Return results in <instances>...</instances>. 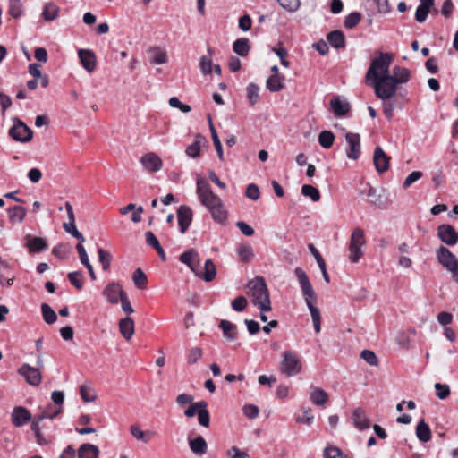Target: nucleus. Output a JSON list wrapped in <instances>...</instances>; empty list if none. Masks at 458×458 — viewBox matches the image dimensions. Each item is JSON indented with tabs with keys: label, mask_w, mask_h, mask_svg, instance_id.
Here are the masks:
<instances>
[{
	"label": "nucleus",
	"mask_w": 458,
	"mask_h": 458,
	"mask_svg": "<svg viewBox=\"0 0 458 458\" xmlns=\"http://www.w3.org/2000/svg\"><path fill=\"white\" fill-rule=\"evenodd\" d=\"M197 195L199 201L211 213L215 222L224 224L227 219V211L221 199L216 195L208 182L204 178L197 181Z\"/></svg>",
	"instance_id": "obj_1"
},
{
	"label": "nucleus",
	"mask_w": 458,
	"mask_h": 458,
	"mask_svg": "<svg viewBox=\"0 0 458 458\" xmlns=\"http://www.w3.org/2000/svg\"><path fill=\"white\" fill-rule=\"evenodd\" d=\"M294 273L298 278L302 294L305 299V302L310 310L314 329L316 333H319L321 331V316L319 310L315 307V304L317 303L318 301V296L304 270H302L301 267H296Z\"/></svg>",
	"instance_id": "obj_2"
},
{
	"label": "nucleus",
	"mask_w": 458,
	"mask_h": 458,
	"mask_svg": "<svg viewBox=\"0 0 458 458\" xmlns=\"http://www.w3.org/2000/svg\"><path fill=\"white\" fill-rule=\"evenodd\" d=\"M247 294L254 306L263 310H271L269 292L263 277L257 276L247 284Z\"/></svg>",
	"instance_id": "obj_3"
},
{
	"label": "nucleus",
	"mask_w": 458,
	"mask_h": 458,
	"mask_svg": "<svg viewBox=\"0 0 458 458\" xmlns=\"http://www.w3.org/2000/svg\"><path fill=\"white\" fill-rule=\"evenodd\" d=\"M368 83L374 89L376 96L384 102V113L388 114L393 111L392 105L387 103L395 94L398 89V85L389 77V74H385L379 79Z\"/></svg>",
	"instance_id": "obj_4"
},
{
	"label": "nucleus",
	"mask_w": 458,
	"mask_h": 458,
	"mask_svg": "<svg viewBox=\"0 0 458 458\" xmlns=\"http://www.w3.org/2000/svg\"><path fill=\"white\" fill-rule=\"evenodd\" d=\"M393 59V55L380 53L377 57L371 61L370 66L366 72V81H372L385 76V74H389V67Z\"/></svg>",
	"instance_id": "obj_5"
},
{
	"label": "nucleus",
	"mask_w": 458,
	"mask_h": 458,
	"mask_svg": "<svg viewBox=\"0 0 458 458\" xmlns=\"http://www.w3.org/2000/svg\"><path fill=\"white\" fill-rule=\"evenodd\" d=\"M366 240L364 231L357 227L355 228L351 235L349 243V259L352 263H357L363 256L362 247L365 245Z\"/></svg>",
	"instance_id": "obj_6"
},
{
	"label": "nucleus",
	"mask_w": 458,
	"mask_h": 458,
	"mask_svg": "<svg viewBox=\"0 0 458 458\" xmlns=\"http://www.w3.org/2000/svg\"><path fill=\"white\" fill-rule=\"evenodd\" d=\"M282 357L280 370L283 374L293 377L300 373L301 362L296 353L287 351L282 354Z\"/></svg>",
	"instance_id": "obj_7"
},
{
	"label": "nucleus",
	"mask_w": 458,
	"mask_h": 458,
	"mask_svg": "<svg viewBox=\"0 0 458 458\" xmlns=\"http://www.w3.org/2000/svg\"><path fill=\"white\" fill-rule=\"evenodd\" d=\"M10 136L16 141L27 142L32 138V131L23 122L15 119L9 131Z\"/></svg>",
	"instance_id": "obj_8"
},
{
	"label": "nucleus",
	"mask_w": 458,
	"mask_h": 458,
	"mask_svg": "<svg viewBox=\"0 0 458 458\" xmlns=\"http://www.w3.org/2000/svg\"><path fill=\"white\" fill-rule=\"evenodd\" d=\"M437 236L442 242L448 246H454L458 242V232L449 224L437 226Z\"/></svg>",
	"instance_id": "obj_9"
},
{
	"label": "nucleus",
	"mask_w": 458,
	"mask_h": 458,
	"mask_svg": "<svg viewBox=\"0 0 458 458\" xmlns=\"http://www.w3.org/2000/svg\"><path fill=\"white\" fill-rule=\"evenodd\" d=\"M18 373L22 376L26 382L30 386H37L40 385L42 381V375L39 369L32 367L27 363L19 368Z\"/></svg>",
	"instance_id": "obj_10"
},
{
	"label": "nucleus",
	"mask_w": 458,
	"mask_h": 458,
	"mask_svg": "<svg viewBox=\"0 0 458 458\" xmlns=\"http://www.w3.org/2000/svg\"><path fill=\"white\" fill-rule=\"evenodd\" d=\"M347 142L346 156L350 159L357 160L360 154V138L358 133L348 132L345 135Z\"/></svg>",
	"instance_id": "obj_11"
},
{
	"label": "nucleus",
	"mask_w": 458,
	"mask_h": 458,
	"mask_svg": "<svg viewBox=\"0 0 458 458\" xmlns=\"http://www.w3.org/2000/svg\"><path fill=\"white\" fill-rule=\"evenodd\" d=\"M436 257L438 263L447 270L458 264V259L446 247L440 246L436 251Z\"/></svg>",
	"instance_id": "obj_12"
},
{
	"label": "nucleus",
	"mask_w": 458,
	"mask_h": 458,
	"mask_svg": "<svg viewBox=\"0 0 458 458\" xmlns=\"http://www.w3.org/2000/svg\"><path fill=\"white\" fill-rule=\"evenodd\" d=\"M123 294H126V293L123 290L121 284L116 282L109 283L103 291V295L112 304L118 303Z\"/></svg>",
	"instance_id": "obj_13"
},
{
	"label": "nucleus",
	"mask_w": 458,
	"mask_h": 458,
	"mask_svg": "<svg viewBox=\"0 0 458 458\" xmlns=\"http://www.w3.org/2000/svg\"><path fill=\"white\" fill-rule=\"evenodd\" d=\"M179 260L187 265L195 275H199V253L194 250L191 249L179 257Z\"/></svg>",
	"instance_id": "obj_14"
},
{
	"label": "nucleus",
	"mask_w": 458,
	"mask_h": 458,
	"mask_svg": "<svg viewBox=\"0 0 458 458\" xmlns=\"http://www.w3.org/2000/svg\"><path fill=\"white\" fill-rule=\"evenodd\" d=\"M177 219L180 231L184 233L192 222V210L190 207L182 205L177 210Z\"/></svg>",
	"instance_id": "obj_15"
},
{
	"label": "nucleus",
	"mask_w": 458,
	"mask_h": 458,
	"mask_svg": "<svg viewBox=\"0 0 458 458\" xmlns=\"http://www.w3.org/2000/svg\"><path fill=\"white\" fill-rule=\"evenodd\" d=\"M140 163L146 170L151 173L159 171L163 165L161 158L153 152L142 156Z\"/></svg>",
	"instance_id": "obj_16"
},
{
	"label": "nucleus",
	"mask_w": 458,
	"mask_h": 458,
	"mask_svg": "<svg viewBox=\"0 0 458 458\" xmlns=\"http://www.w3.org/2000/svg\"><path fill=\"white\" fill-rule=\"evenodd\" d=\"M390 157L386 156L384 150L380 147H377L373 155V162L376 170L382 174L389 168Z\"/></svg>",
	"instance_id": "obj_17"
},
{
	"label": "nucleus",
	"mask_w": 458,
	"mask_h": 458,
	"mask_svg": "<svg viewBox=\"0 0 458 458\" xmlns=\"http://www.w3.org/2000/svg\"><path fill=\"white\" fill-rule=\"evenodd\" d=\"M24 240L25 246L28 248L30 253L40 252L48 248L47 241L41 237L27 234L24 237Z\"/></svg>",
	"instance_id": "obj_18"
},
{
	"label": "nucleus",
	"mask_w": 458,
	"mask_h": 458,
	"mask_svg": "<svg viewBox=\"0 0 458 458\" xmlns=\"http://www.w3.org/2000/svg\"><path fill=\"white\" fill-rule=\"evenodd\" d=\"M352 420L354 427L359 430H365L370 427V420L362 408H357L353 411Z\"/></svg>",
	"instance_id": "obj_19"
},
{
	"label": "nucleus",
	"mask_w": 458,
	"mask_h": 458,
	"mask_svg": "<svg viewBox=\"0 0 458 458\" xmlns=\"http://www.w3.org/2000/svg\"><path fill=\"white\" fill-rule=\"evenodd\" d=\"M80 61L86 71L91 72L96 68L95 54L89 49H80L78 52Z\"/></svg>",
	"instance_id": "obj_20"
},
{
	"label": "nucleus",
	"mask_w": 458,
	"mask_h": 458,
	"mask_svg": "<svg viewBox=\"0 0 458 458\" xmlns=\"http://www.w3.org/2000/svg\"><path fill=\"white\" fill-rule=\"evenodd\" d=\"M31 419L30 411L24 407L18 406L13 410L12 422L16 427H21Z\"/></svg>",
	"instance_id": "obj_21"
},
{
	"label": "nucleus",
	"mask_w": 458,
	"mask_h": 458,
	"mask_svg": "<svg viewBox=\"0 0 458 458\" xmlns=\"http://www.w3.org/2000/svg\"><path fill=\"white\" fill-rule=\"evenodd\" d=\"M311 403L317 406H325L328 402V394L325 390L318 386H312L310 393Z\"/></svg>",
	"instance_id": "obj_22"
},
{
	"label": "nucleus",
	"mask_w": 458,
	"mask_h": 458,
	"mask_svg": "<svg viewBox=\"0 0 458 458\" xmlns=\"http://www.w3.org/2000/svg\"><path fill=\"white\" fill-rule=\"evenodd\" d=\"M197 276L202 278L206 282H211L216 276V267L211 259H207L204 265V271L199 266V275Z\"/></svg>",
	"instance_id": "obj_23"
},
{
	"label": "nucleus",
	"mask_w": 458,
	"mask_h": 458,
	"mask_svg": "<svg viewBox=\"0 0 458 458\" xmlns=\"http://www.w3.org/2000/svg\"><path fill=\"white\" fill-rule=\"evenodd\" d=\"M119 329L122 335L126 339L130 340L134 335L135 326L134 321L131 318L126 317L122 318L119 322Z\"/></svg>",
	"instance_id": "obj_24"
},
{
	"label": "nucleus",
	"mask_w": 458,
	"mask_h": 458,
	"mask_svg": "<svg viewBox=\"0 0 458 458\" xmlns=\"http://www.w3.org/2000/svg\"><path fill=\"white\" fill-rule=\"evenodd\" d=\"M189 446L194 454L199 456L205 454L208 449L207 442L201 436L189 439Z\"/></svg>",
	"instance_id": "obj_25"
},
{
	"label": "nucleus",
	"mask_w": 458,
	"mask_h": 458,
	"mask_svg": "<svg viewBox=\"0 0 458 458\" xmlns=\"http://www.w3.org/2000/svg\"><path fill=\"white\" fill-rule=\"evenodd\" d=\"M389 77L399 86L406 83L410 80V71L405 67L394 66Z\"/></svg>",
	"instance_id": "obj_26"
},
{
	"label": "nucleus",
	"mask_w": 458,
	"mask_h": 458,
	"mask_svg": "<svg viewBox=\"0 0 458 458\" xmlns=\"http://www.w3.org/2000/svg\"><path fill=\"white\" fill-rule=\"evenodd\" d=\"M330 108L335 114H346L350 112V105L345 99L335 97L330 101Z\"/></svg>",
	"instance_id": "obj_27"
},
{
	"label": "nucleus",
	"mask_w": 458,
	"mask_h": 458,
	"mask_svg": "<svg viewBox=\"0 0 458 458\" xmlns=\"http://www.w3.org/2000/svg\"><path fill=\"white\" fill-rule=\"evenodd\" d=\"M220 328L223 331L224 336L230 342H233L237 339L238 332L237 327L234 324L228 320H222L219 325Z\"/></svg>",
	"instance_id": "obj_28"
},
{
	"label": "nucleus",
	"mask_w": 458,
	"mask_h": 458,
	"mask_svg": "<svg viewBox=\"0 0 458 458\" xmlns=\"http://www.w3.org/2000/svg\"><path fill=\"white\" fill-rule=\"evenodd\" d=\"M7 214L11 223L20 224L24 220L27 210L21 206H14L7 209Z\"/></svg>",
	"instance_id": "obj_29"
},
{
	"label": "nucleus",
	"mask_w": 458,
	"mask_h": 458,
	"mask_svg": "<svg viewBox=\"0 0 458 458\" xmlns=\"http://www.w3.org/2000/svg\"><path fill=\"white\" fill-rule=\"evenodd\" d=\"M416 436L422 443H427L431 439L432 434L429 426L421 420L416 427Z\"/></svg>",
	"instance_id": "obj_30"
},
{
	"label": "nucleus",
	"mask_w": 458,
	"mask_h": 458,
	"mask_svg": "<svg viewBox=\"0 0 458 458\" xmlns=\"http://www.w3.org/2000/svg\"><path fill=\"white\" fill-rule=\"evenodd\" d=\"M206 139L200 134L195 136L194 142L187 147L186 155L191 158H196L199 156L200 147L205 143Z\"/></svg>",
	"instance_id": "obj_31"
},
{
	"label": "nucleus",
	"mask_w": 458,
	"mask_h": 458,
	"mask_svg": "<svg viewBox=\"0 0 458 458\" xmlns=\"http://www.w3.org/2000/svg\"><path fill=\"white\" fill-rule=\"evenodd\" d=\"M434 4H430L428 0L420 1V5L417 7L415 13V19L418 22L422 23L426 21L428 13Z\"/></svg>",
	"instance_id": "obj_32"
},
{
	"label": "nucleus",
	"mask_w": 458,
	"mask_h": 458,
	"mask_svg": "<svg viewBox=\"0 0 458 458\" xmlns=\"http://www.w3.org/2000/svg\"><path fill=\"white\" fill-rule=\"evenodd\" d=\"M99 450L98 446L91 444H83L78 450L79 458H98Z\"/></svg>",
	"instance_id": "obj_33"
},
{
	"label": "nucleus",
	"mask_w": 458,
	"mask_h": 458,
	"mask_svg": "<svg viewBox=\"0 0 458 458\" xmlns=\"http://www.w3.org/2000/svg\"><path fill=\"white\" fill-rule=\"evenodd\" d=\"M284 86V77L283 75L273 74L267 80V88L272 92L281 90Z\"/></svg>",
	"instance_id": "obj_34"
},
{
	"label": "nucleus",
	"mask_w": 458,
	"mask_h": 458,
	"mask_svg": "<svg viewBox=\"0 0 458 458\" xmlns=\"http://www.w3.org/2000/svg\"><path fill=\"white\" fill-rule=\"evenodd\" d=\"M130 432L135 438H137L138 440H141L146 444L148 443L155 435V432L150 430L142 431L140 428L137 425L131 426Z\"/></svg>",
	"instance_id": "obj_35"
},
{
	"label": "nucleus",
	"mask_w": 458,
	"mask_h": 458,
	"mask_svg": "<svg viewBox=\"0 0 458 458\" xmlns=\"http://www.w3.org/2000/svg\"><path fill=\"white\" fill-rule=\"evenodd\" d=\"M327 40L335 48H342L345 46L344 36L340 30H334L328 33Z\"/></svg>",
	"instance_id": "obj_36"
},
{
	"label": "nucleus",
	"mask_w": 458,
	"mask_h": 458,
	"mask_svg": "<svg viewBox=\"0 0 458 458\" xmlns=\"http://www.w3.org/2000/svg\"><path fill=\"white\" fill-rule=\"evenodd\" d=\"M59 8L53 3H47L44 5L42 17L47 21H52L57 18Z\"/></svg>",
	"instance_id": "obj_37"
},
{
	"label": "nucleus",
	"mask_w": 458,
	"mask_h": 458,
	"mask_svg": "<svg viewBox=\"0 0 458 458\" xmlns=\"http://www.w3.org/2000/svg\"><path fill=\"white\" fill-rule=\"evenodd\" d=\"M250 41L248 38H239L233 46V51L241 56H246L250 51Z\"/></svg>",
	"instance_id": "obj_38"
},
{
	"label": "nucleus",
	"mask_w": 458,
	"mask_h": 458,
	"mask_svg": "<svg viewBox=\"0 0 458 458\" xmlns=\"http://www.w3.org/2000/svg\"><path fill=\"white\" fill-rule=\"evenodd\" d=\"M335 141V135L330 131H322L318 135V143L324 148H330Z\"/></svg>",
	"instance_id": "obj_39"
},
{
	"label": "nucleus",
	"mask_w": 458,
	"mask_h": 458,
	"mask_svg": "<svg viewBox=\"0 0 458 458\" xmlns=\"http://www.w3.org/2000/svg\"><path fill=\"white\" fill-rule=\"evenodd\" d=\"M208 55H203L200 57L199 66L201 72L204 75L210 74L212 72V50L208 48Z\"/></svg>",
	"instance_id": "obj_40"
},
{
	"label": "nucleus",
	"mask_w": 458,
	"mask_h": 458,
	"mask_svg": "<svg viewBox=\"0 0 458 458\" xmlns=\"http://www.w3.org/2000/svg\"><path fill=\"white\" fill-rule=\"evenodd\" d=\"M208 123H209V127H210V131H211V134H212V140H213V142H214V145H215V148L217 151V155H218V157L220 160H223L224 159V154H223V148H222V144L220 142V140L218 138V135L216 131V129L213 125V122H212V119H211V116H208Z\"/></svg>",
	"instance_id": "obj_41"
},
{
	"label": "nucleus",
	"mask_w": 458,
	"mask_h": 458,
	"mask_svg": "<svg viewBox=\"0 0 458 458\" xmlns=\"http://www.w3.org/2000/svg\"><path fill=\"white\" fill-rule=\"evenodd\" d=\"M41 311H42V316H43L44 321L47 324L51 325L56 321V319H57L56 313L48 304L43 303L41 305Z\"/></svg>",
	"instance_id": "obj_42"
},
{
	"label": "nucleus",
	"mask_w": 458,
	"mask_h": 458,
	"mask_svg": "<svg viewBox=\"0 0 458 458\" xmlns=\"http://www.w3.org/2000/svg\"><path fill=\"white\" fill-rule=\"evenodd\" d=\"M132 280L139 289H145L148 284V278L141 268H137L132 276Z\"/></svg>",
	"instance_id": "obj_43"
},
{
	"label": "nucleus",
	"mask_w": 458,
	"mask_h": 458,
	"mask_svg": "<svg viewBox=\"0 0 458 458\" xmlns=\"http://www.w3.org/2000/svg\"><path fill=\"white\" fill-rule=\"evenodd\" d=\"M237 253L241 260L243 262L250 261L254 256L251 246L248 244L241 245L237 250Z\"/></svg>",
	"instance_id": "obj_44"
},
{
	"label": "nucleus",
	"mask_w": 458,
	"mask_h": 458,
	"mask_svg": "<svg viewBox=\"0 0 458 458\" xmlns=\"http://www.w3.org/2000/svg\"><path fill=\"white\" fill-rule=\"evenodd\" d=\"M301 193L305 197H309L312 201L317 202L320 199V193L317 188L310 184H304L301 187Z\"/></svg>",
	"instance_id": "obj_45"
},
{
	"label": "nucleus",
	"mask_w": 458,
	"mask_h": 458,
	"mask_svg": "<svg viewBox=\"0 0 458 458\" xmlns=\"http://www.w3.org/2000/svg\"><path fill=\"white\" fill-rule=\"evenodd\" d=\"M151 52L153 53L151 56V63L156 64H164L167 63V54L165 50L160 48H154L151 50Z\"/></svg>",
	"instance_id": "obj_46"
},
{
	"label": "nucleus",
	"mask_w": 458,
	"mask_h": 458,
	"mask_svg": "<svg viewBox=\"0 0 458 458\" xmlns=\"http://www.w3.org/2000/svg\"><path fill=\"white\" fill-rule=\"evenodd\" d=\"M63 411H61L60 407H55V405L49 404L44 411L38 415V420H43L44 419H54L57 415H59Z\"/></svg>",
	"instance_id": "obj_47"
},
{
	"label": "nucleus",
	"mask_w": 458,
	"mask_h": 458,
	"mask_svg": "<svg viewBox=\"0 0 458 458\" xmlns=\"http://www.w3.org/2000/svg\"><path fill=\"white\" fill-rule=\"evenodd\" d=\"M80 394L84 402H93L97 398L96 392L91 387L82 385L80 387Z\"/></svg>",
	"instance_id": "obj_48"
},
{
	"label": "nucleus",
	"mask_w": 458,
	"mask_h": 458,
	"mask_svg": "<svg viewBox=\"0 0 458 458\" xmlns=\"http://www.w3.org/2000/svg\"><path fill=\"white\" fill-rule=\"evenodd\" d=\"M8 12L13 18H19L22 13V4L21 0H10Z\"/></svg>",
	"instance_id": "obj_49"
},
{
	"label": "nucleus",
	"mask_w": 458,
	"mask_h": 458,
	"mask_svg": "<svg viewBox=\"0 0 458 458\" xmlns=\"http://www.w3.org/2000/svg\"><path fill=\"white\" fill-rule=\"evenodd\" d=\"M98 259H99V262L102 266V268L104 270H107L111 264V259H112L111 254L108 251L103 250L102 248H99L98 250Z\"/></svg>",
	"instance_id": "obj_50"
},
{
	"label": "nucleus",
	"mask_w": 458,
	"mask_h": 458,
	"mask_svg": "<svg viewBox=\"0 0 458 458\" xmlns=\"http://www.w3.org/2000/svg\"><path fill=\"white\" fill-rule=\"evenodd\" d=\"M361 20V14L358 12L351 13L346 16L344 20V27L348 29H352L357 26Z\"/></svg>",
	"instance_id": "obj_51"
},
{
	"label": "nucleus",
	"mask_w": 458,
	"mask_h": 458,
	"mask_svg": "<svg viewBox=\"0 0 458 458\" xmlns=\"http://www.w3.org/2000/svg\"><path fill=\"white\" fill-rule=\"evenodd\" d=\"M208 404L205 401H200V402H197V403H192L187 410H185L184 411V415L187 417V418H192L194 417L196 414H198L200 408H204V407H207Z\"/></svg>",
	"instance_id": "obj_52"
},
{
	"label": "nucleus",
	"mask_w": 458,
	"mask_h": 458,
	"mask_svg": "<svg viewBox=\"0 0 458 458\" xmlns=\"http://www.w3.org/2000/svg\"><path fill=\"white\" fill-rule=\"evenodd\" d=\"M63 226L68 233L72 234L74 238L78 239L80 242H83L85 241V238L83 237L82 233L77 230L75 221L73 223H64Z\"/></svg>",
	"instance_id": "obj_53"
},
{
	"label": "nucleus",
	"mask_w": 458,
	"mask_h": 458,
	"mask_svg": "<svg viewBox=\"0 0 458 458\" xmlns=\"http://www.w3.org/2000/svg\"><path fill=\"white\" fill-rule=\"evenodd\" d=\"M323 458H345L340 450L336 446H327L324 449Z\"/></svg>",
	"instance_id": "obj_54"
},
{
	"label": "nucleus",
	"mask_w": 458,
	"mask_h": 458,
	"mask_svg": "<svg viewBox=\"0 0 458 458\" xmlns=\"http://www.w3.org/2000/svg\"><path fill=\"white\" fill-rule=\"evenodd\" d=\"M70 283L77 289L81 290L83 286L82 274L79 271L71 272L68 274Z\"/></svg>",
	"instance_id": "obj_55"
},
{
	"label": "nucleus",
	"mask_w": 458,
	"mask_h": 458,
	"mask_svg": "<svg viewBox=\"0 0 458 458\" xmlns=\"http://www.w3.org/2000/svg\"><path fill=\"white\" fill-rule=\"evenodd\" d=\"M279 4L288 12H295L301 5L300 0H277Z\"/></svg>",
	"instance_id": "obj_56"
},
{
	"label": "nucleus",
	"mask_w": 458,
	"mask_h": 458,
	"mask_svg": "<svg viewBox=\"0 0 458 458\" xmlns=\"http://www.w3.org/2000/svg\"><path fill=\"white\" fill-rule=\"evenodd\" d=\"M435 389L437 396L441 400H445L450 395V388L446 384L436 383Z\"/></svg>",
	"instance_id": "obj_57"
},
{
	"label": "nucleus",
	"mask_w": 458,
	"mask_h": 458,
	"mask_svg": "<svg viewBox=\"0 0 458 458\" xmlns=\"http://www.w3.org/2000/svg\"><path fill=\"white\" fill-rule=\"evenodd\" d=\"M245 196L251 200H258L260 198V191L257 184L250 183L247 186Z\"/></svg>",
	"instance_id": "obj_58"
},
{
	"label": "nucleus",
	"mask_w": 458,
	"mask_h": 458,
	"mask_svg": "<svg viewBox=\"0 0 458 458\" xmlns=\"http://www.w3.org/2000/svg\"><path fill=\"white\" fill-rule=\"evenodd\" d=\"M423 174L420 171H413L404 180L403 187L404 189L410 188L414 182L422 177Z\"/></svg>",
	"instance_id": "obj_59"
},
{
	"label": "nucleus",
	"mask_w": 458,
	"mask_h": 458,
	"mask_svg": "<svg viewBox=\"0 0 458 458\" xmlns=\"http://www.w3.org/2000/svg\"><path fill=\"white\" fill-rule=\"evenodd\" d=\"M198 421L202 427H209L210 416L207 407L200 408L198 412Z\"/></svg>",
	"instance_id": "obj_60"
},
{
	"label": "nucleus",
	"mask_w": 458,
	"mask_h": 458,
	"mask_svg": "<svg viewBox=\"0 0 458 458\" xmlns=\"http://www.w3.org/2000/svg\"><path fill=\"white\" fill-rule=\"evenodd\" d=\"M259 87L250 83L247 87V96L250 103L255 104L259 99Z\"/></svg>",
	"instance_id": "obj_61"
},
{
	"label": "nucleus",
	"mask_w": 458,
	"mask_h": 458,
	"mask_svg": "<svg viewBox=\"0 0 458 458\" xmlns=\"http://www.w3.org/2000/svg\"><path fill=\"white\" fill-rule=\"evenodd\" d=\"M202 357V350L199 347H193L190 350L187 361L189 364H195Z\"/></svg>",
	"instance_id": "obj_62"
},
{
	"label": "nucleus",
	"mask_w": 458,
	"mask_h": 458,
	"mask_svg": "<svg viewBox=\"0 0 458 458\" xmlns=\"http://www.w3.org/2000/svg\"><path fill=\"white\" fill-rule=\"evenodd\" d=\"M360 357L369 365L377 366V358L374 352L370 350H363L361 352Z\"/></svg>",
	"instance_id": "obj_63"
},
{
	"label": "nucleus",
	"mask_w": 458,
	"mask_h": 458,
	"mask_svg": "<svg viewBox=\"0 0 458 458\" xmlns=\"http://www.w3.org/2000/svg\"><path fill=\"white\" fill-rule=\"evenodd\" d=\"M247 304L248 301L244 296H238L231 303L232 308L237 312L242 311L247 307Z\"/></svg>",
	"instance_id": "obj_64"
}]
</instances>
